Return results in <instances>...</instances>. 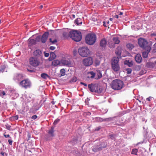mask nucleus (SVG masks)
Wrapping results in <instances>:
<instances>
[{
  "instance_id": "obj_1",
  "label": "nucleus",
  "mask_w": 156,
  "mask_h": 156,
  "mask_svg": "<svg viewBox=\"0 0 156 156\" xmlns=\"http://www.w3.org/2000/svg\"><path fill=\"white\" fill-rule=\"evenodd\" d=\"M69 36L73 40L76 42L80 41L82 38L81 33L80 31L74 30L69 32Z\"/></svg>"
},
{
  "instance_id": "obj_2",
  "label": "nucleus",
  "mask_w": 156,
  "mask_h": 156,
  "mask_svg": "<svg viewBox=\"0 0 156 156\" xmlns=\"http://www.w3.org/2000/svg\"><path fill=\"white\" fill-rule=\"evenodd\" d=\"M111 86L114 90H120L123 87V83L119 80L115 79L112 81L111 83Z\"/></svg>"
},
{
  "instance_id": "obj_3",
  "label": "nucleus",
  "mask_w": 156,
  "mask_h": 156,
  "mask_svg": "<svg viewBox=\"0 0 156 156\" xmlns=\"http://www.w3.org/2000/svg\"><path fill=\"white\" fill-rule=\"evenodd\" d=\"M97 37L94 33H89L87 34L85 37L86 43L90 45L94 44L96 41Z\"/></svg>"
},
{
  "instance_id": "obj_4",
  "label": "nucleus",
  "mask_w": 156,
  "mask_h": 156,
  "mask_svg": "<svg viewBox=\"0 0 156 156\" xmlns=\"http://www.w3.org/2000/svg\"><path fill=\"white\" fill-rule=\"evenodd\" d=\"M88 87L91 92H94L98 93H101L103 90L102 86H100L97 84L91 83L88 85Z\"/></svg>"
},
{
  "instance_id": "obj_5",
  "label": "nucleus",
  "mask_w": 156,
  "mask_h": 156,
  "mask_svg": "<svg viewBox=\"0 0 156 156\" xmlns=\"http://www.w3.org/2000/svg\"><path fill=\"white\" fill-rule=\"evenodd\" d=\"M119 57H114L111 61L112 67L115 72H117L120 69V66L119 64Z\"/></svg>"
},
{
  "instance_id": "obj_6",
  "label": "nucleus",
  "mask_w": 156,
  "mask_h": 156,
  "mask_svg": "<svg viewBox=\"0 0 156 156\" xmlns=\"http://www.w3.org/2000/svg\"><path fill=\"white\" fill-rule=\"evenodd\" d=\"M138 43L139 46L142 48L147 49V51L150 52L151 48L148 45V43L145 39L140 38L138 39Z\"/></svg>"
},
{
  "instance_id": "obj_7",
  "label": "nucleus",
  "mask_w": 156,
  "mask_h": 156,
  "mask_svg": "<svg viewBox=\"0 0 156 156\" xmlns=\"http://www.w3.org/2000/svg\"><path fill=\"white\" fill-rule=\"evenodd\" d=\"M78 52L81 56L86 57L90 54V51L87 47H83L79 48Z\"/></svg>"
},
{
  "instance_id": "obj_8",
  "label": "nucleus",
  "mask_w": 156,
  "mask_h": 156,
  "mask_svg": "<svg viewBox=\"0 0 156 156\" xmlns=\"http://www.w3.org/2000/svg\"><path fill=\"white\" fill-rule=\"evenodd\" d=\"M20 85L26 89L30 87L31 83L29 79H26L21 81L20 83Z\"/></svg>"
},
{
  "instance_id": "obj_9",
  "label": "nucleus",
  "mask_w": 156,
  "mask_h": 156,
  "mask_svg": "<svg viewBox=\"0 0 156 156\" xmlns=\"http://www.w3.org/2000/svg\"><path fill=\"white\" fill-rule=\"evenodd\" d=\"M29 62L30 65L34 67L39 66L40 63L38 58L34 57L30 58Z\"/></svg>"
},
{
  "instance_id": "obj_10",
  "label": "nucleus",
  "mask_w": 156,
  "mask_h": 156,
  "mask_svg": "<svg viewBox=\"0 0 156 156\" xmlns=\"http://www.w3.org/2000/svg\"><path fill=\"white\" fill-rule=\"evenodd\" d=\"M89 74L90 75V77L91 78H94L96 75L97 77H96L95 78V79H99L102 76V74L101 71L99 70H97L95 73L93 71L90 72L89 73Z\"/></svg>"
},
{
  "instance_id": "obj_11",
  "label": "nucleus",
  "mask_w": 156,
  "mask_h": 156,
  "mask_svg": "<svg viewBox=\"0 0 156 156\" xmlns=\"http://www.w3.org/2000/svg\"><path fill=\"white\" fill-rule=\"evenodd\" d=\"M83 63L86 66H89L92 64L93 63L92 58L90 57L84 59L83 61Z\"/></svg>"
},
{
  "instance_id": "obj_12",
  "label": "nucleus",
  "mask_w": 156,
  "mask_h": 156,
  "mask_svg": "<svg viewBox=\"0 0 156 156\" xmlns=\"http://www.w3.org/2000/svg\"><path fill=\"white\" fill-rule=\"evenodd\" d=\"M40 39L39 37H37L36 40L33 39H31L30 38H29L28 40V45L29 47H31L32 46L36 44V40H37L38 39Z\"/></svg>"
},
{
  "instance_id": "obj_13",
  "label": "nucleus",
  "mask_w": 156,
  "mask_h": 156,
  "mask_svg": "<svg viewBox=\"0 0 156 156\" xmlns=\"http://www.w3.org/2000/svg\"><path fill=\"white\" fill-rule=\"evenodd\" d=\"M107 43L106 40L105 38H103L100 41V46L102 48H105L106 46Z\"/></svg>"
},
{
  "instance_id": "obj_14",
  "label": "nucleus",
  "mask_w": 156,
  "mask_h": 156,
  "mask_svg": "<svg viewBox=\"0 0 156 156\" xmlns=\"http://www.w3.org/2000/svg\"><path fill=\"white\" fill-rule=\"evenodd\" d=\"M48 32H45L43 34L41 38L42 43H44L46 42L48 37Z\"/></svg>"
},
{
  "instance_id": "obj_15",
  "label": "nucleus",
  "mask_w": 156,
  "mask_h": 156,
  "mask_svg": "<svg viewBox=\"0 0 156 156\" xmlns=\"http://www.w3.org/2000/svg\"><path fill=\"white\" fill-rule=\"evenodd\" d=\"M41 51L39 49H37L34 52V56H35V57L37 58L41 56Z\"/></svg>"
},
{
  "instance_id": "obj_16",
  "label": "nucleus",
  "mask_w": 156,
  "mask_h": 156,
  "mask_svg": "<svg viewBox=\"0 0 156 156\" xmlns=\"http://www.w3.org/2000/svg\"><path fill=\"white\" fill-rule=\"evenodd\" d=\"M112 119V118H106L105 119H103L102 118L99 117L95 118V120L96 121L100 122H102L103 121H111Z\"/></svg>"
},
{
  "instance_id": "obj_17",
  "label": "nucleus",
  "mask_w": 156,
  "mask_h": 156,
  "mask_svg": "<svg viewBox=\"0 0 156 156\" xmlns=\"http://www.w3.org/2000/svg\"><path fill=\"white\" fill-rule=\"evenodd\" d=\"M105 146L101 147L98 146H94L93 148V151L94 152H97L101 151L103 148H105Z\"/></svg>"
},
{
  "instance_id": "obj_18",
  "label": "nucleus",
  "mask_w": 156,
  "mask_h": 156,
  "mask_svg": "<svg viewBox=\"0 0 156 156\" xmlns=\"http://www.w3.org/2000/svg\"><path fill=\"white\" fill-rule=\"evenodd\" d=\"M122 51V48L120 46H119L115 50V53L118 56H120Z\"/></svg>"
},
{
  "instance_id": "obj_19",
  "label": "nucleus",
  "mask_w": 156,
  "mask_h": 156,
  "mask_svg": "<svg viewBox=\"0 0 156 156\" xmlns=\"http://www.w3.org/2000/svg\"><path fill=\"white\" fill-rule=\"evenodd\" d=\"M135 59L136 62L138 63L141 62L142 60V57L139 54H137L136 55Z\"/></svg>"
},
{
  "instance_id": "obj_20",
  "label": "nucleus",
  "mask_w": 156,
  "mask_h": 156,
  "mask_svg": "<svg viewBox=\"0 0 156 156\" xmlns=\"http://www.w3.org/2000/svg\"><path fill=\"white\" fill-rule=\"evenodd\" d=\"M61 63L64 65L68 66H69L71 65L70 62H69L65 59H62L61 61Z\"/></svg>"
},
{
  "instance_id": "obj_21",
  "label": "nucleus",
  "mask_w": 156,
  "mask_h": 156,
  "mask_svg": "<svg viewBox=\"0 0 156 156\" xmlns=\"http://www.w3.org/2000/svg\"><path fill=\"white\" fill-rule=\"evenodd\" d=\"M61 64V61L58 60H53L52 62V65L55 66L58 65H60Z\"/></svg>"
},
{
  "instance_id": "obj_22",
  "label": "nucleus",
  "mask_w": 156,
  "mask_h": 156,
  "mask_svg": "<svg viewBox=\"0 0 156 156\" xmlns=\"http://www.w3.org/2000/svg\"><path fill=\"white\" fill-rule=\"evenodd\" d=\"M56 57L54 53L51 52L50 53V56L48 58V60L50 61H52Z\"/></svg>"
},
{
  "instance_id": "obj_23",
  "label": "nucleus",
  "mask_w": 156,
  "mask_h": 156,
  "mask_svg": "<svg viewBox=\"0 0 156 156\" xmlns=\"http://www.w3.org/2000/svg\"><path fill=\"white\" fill-rule=\"evenodd\" d=\"M75 23L77 25H80L82 23V20L78 18L75 20Z\"/></svg>"
},
{
  "instance_id": "obj_24",
  "label": "nucleus",
  "mask_w": 156,
  "mask_h": 156,
  "mask_svg": "<svg viewBox=\"0 0 156 156\" xmlns=\"http://www.w3.org/2000/svg\"><path fill=\"white\" fill-rule=\"evenodd\" d=\"M9 91L12 94L11 95L12 96H13L14 94H15L14 99L15 98H16L18 96V93H16V92L15 90H10Z\"/></svg>"
},
{
  "instance_id": "obj_25",
  "label": "nucleus",
  "mask_w": 156,
  "mask_h": 156,
  "mask_svg": "<svg viewBox=\"0 0 156 156\" xmlns=\"http://www.w3.org/2000/svg\"><path fill=\"white\" fill-rule=\"evenodd\" d=\"M54 128L52 127L51 129L48 131V134L49 135L50 137H53L54 136Z\"/></svg>"
},
{
  "instance_id": "obj_26",
  "label": "nucleus",
  "mask_w": 156,
  "mask_h": 156,
  "mask_svg": "<svg viewBox=\"0 0 156 156\" xmlns=\"http://www.w3.org/2000/svg\"><path fill=\"white\" fill-rule=\"evenodd\" d=\"M96 55L98 58L99 59H101L103 56L102 54L99 51L97 52L96 54Z\"/></svg>"
},
{
  "instance_id": "obj_27",
  "label": "nucleus",
  "mask_w": 156,
  "mask_h": 156,
  "mask_svg": "<svg viewBox=\"0 0 156 156\" xmlns=\"http://www.w3.org/2000/svg\"><path fill=\"white\" fill-rule=\"evenodd\" d=\"M125 64L127 65L129 67H132L133 65V62L132 61H126L125 62Z\"/></svg>"
},
{
  "instance_id": "obj_28",
  "label": "nucleus",
  "mask_w": 156,
  "mask_h": 156,
  "mask_svg": "<svg viewBox=\"0 0 156 156\" xmlns=\"http://www.w3.org/2000/svg\"><path fill=\"white\" fill-rule=\"evenodd\" d=\"M41 77L44 79H46L49 77V76L45 73H43L41 74Z\"/></svg>"
},
{
  "instance_id": "obj_29",
  "label": "nucleus",
  "mask_w": 156,
  "mask_h": 156,
  "mask_svg": "<svg viewBox=\"0 0 156 156\" xmlns=\"http://www.w3.org/2000/svg\"><path fill=\"white\" fill-rule=\"evenodd\" d=\"M69 32H68V31H66L64 32L63 33V35L64 37L65 38H67L69 37Z\"/></svg>"
},
{
  "instance_id": "obj_30",
  "label": "nucleus",
  "mask_w": 156,
  "mask_h": 156,
  "mask_svg": "<svg viewBox=\"0 0 156 156\" xmlns=\"http://www.w3.org/2000/svg\"><path fill=\"white\" fill-rule=\"evenodd\" d=\"M126 47L129 50H131L134 47L133 45L131 44H127Z\"/></svg>"
},
{
  "instance_id": "obj_31",
  "label": "nucleus",
  "mask_w": 156,
  "mask_h": 156,
  "mask_svg": "<svg viewBox=\"0 0 156 156\" xmlns=\"http://www.w3.org/2000/svg\"><path fill=\"white\" fill-rule=\"evenodd\" d=\"M148 51H147V52L144 51L142 52V55L143 58H147L148 56V53L149 52Z\"/></svg>"
},
{
  "instance_id": "obj_32",
  "label": "nucleus",
  "mask_w": 156,
  "mask_h": 156,
  "mask_svg": "<svg viewBox=\"0 0 156 156\" xmlns=\"http://www.w3.org/2000/svg\"><path fill=\"white\" fill-rule=\"evenodd\" d=\"M23 76L22 74H19L16 76V79L18 81H20L23 79Z\"/></svg>"
},
{
  "instance_id": "obj_33",
  "label": "nucleus",
  "mask_w": 156,
  "mask_h": 156,
  "mask_svg": "<svg viewBox=\"0 0 156 156\" xmlns=\"http://www.w3.org/2000/svg\"><path fill=\"white\" fill-rule=\"evenodd\" d=\"M113 41L115 44H118L120 42L119 40L116 37L113 38Z\"/></svg>"
},
{
  "instance_id": "obj_34",
  "label": "nucleus",
  "mask_w": 156,
  "mask_h": 156,
  "mask_svg": "<svg viewBox=\"0 0 156 156\" xmlns=\"http://www.w3.org/2000/svg\"><path fill=\"white\" fill-rule=\"evenodd\" d=\"M61 76H64L65 74V70L64 69H62L60 70Z\"/></svg>"
},
{
  "instance_id": "obj_35",
  "label": "nucleus",
  "mask_w": 156,
  "mask_h": 156,
  "mask_svg": "<svg viewBox=\"0 0 156 156\" xmlns=\"http://www.w3.org/2000/svg\"><path fill=\"white\" fill-rule=\"evenodd\" d=\"M7 94L5 92L2 90H0V96L2 97L3 96Z\"/></svg>"
},
{
  "instance_id": "obj_36",
  "label": "nucleus",
  "mask_w": 156,
  "mask_h": 156,
  "mask_svg": "<svg viewBox=\"0 0 156 156\" xmlns=\"http://www.w3.org/2000/svg\"><path fill=\"white\" fill-rule=\"evenodd\" d=\"M138 151V150L136 149H133L132 150L131 153L132 154H136Z\"/></svg>"
},
{
  "instance_id": "obj_37",
  "label": "nucleus",
  "mask_w": 156,
  "mask_h": 156,
  "mask_svg": "<svg viewBox=\"0 0 156 156\" xmlns=\"http://www.w3.org/2000/svg\"><path fill=\"white\" fill-rule=\"evenodd\" d=\"M126 70L127 71L126 73L128 74H129L131 73L132 71V69L130 68L126 69Z\"/></svg>"
},
{
  "instance_id": "obj_38",
  "label": "nucleus",
  "mask_w": 156,
  "mask_h": 156,
  "mask_svg": "<svg viewBox=\"0 0 156 156\" xmlns=\"http://www.w3.org/2000/svg\"><path fill=\"white\" fill-rule=\"evenodd\" d=\"M50 42H51L52 44H54L55 43L57 42V40L56 39H55L53 41H52V39L51 38L49 39Z\"/></svg>"
},
{
  "instance_id": "obj_39",
  "label": "nucleus",
  "mask_w": 156,
  "mask_h": 156,
  "mask_svg": "<svg viewBox=\"0 0 156 156\" xmlns=\"http://www.w3.org/2000/svg\"><path fill=\"white\" fill-rule=\"evenodd\" d=\"M77 80V78L75 77H74L70 81V82H76Z\"/></svg>"
},
{
  "instance_id": "obj_40",
  "label": "nucleus",
  "mask_w": 156,
  "mask_h": 156,
  "mask_svg": "<svg viewBox=\"0 0 156 156\" xmlns=\"http://www.w3.org/2000/svg\"><path fill=\"white\" fill-rule=\"evenodd\" d=\"M109 137L112 140H113L115 138V136L113 134H111L109 135Z\"/></svg>"
},
{
  "instance_id": "obj_41",
  "label": "nucleus",
  "mask_w": 156,
  "mask_h": 156,
  "mask_svg": "<svg viewBox=\"0 0 156 156\" xmlns=\"http://www.w3.org/2000/svg\"><path fill=\"white\" fill-rule=\"evenodd\" d=\"M60 120V119H57L55 121L54 124V125H56L59 122Z\"/></svg>"
},
{
  "instance_id": "obj_42",
  "label": "nucleus",
  "mask_w": 156,
  "mask_h": 156,
  "mask_svg": "<svg viewBox=\"0 0 156 156\" xmlns=\"http://www.w3.org/2000/svg\"><path fill=\"white\" fill-rule=\"evenodd\" d=\"M5 126H6V128L8 129V130H10L11 129V126H9V125L8 124H6L5 125Z\"/></svg>"
},
{
  "instance_id": "obj_43",
  "label": "nucleus",
  "mask_w": 156,
  "mask_h": 156,
  "mask_svg": "<svg viewBox=\"0 0 156 156\" xmlns=\"http://www.w3.org/2000/svg\"><path fill=\"white\" fill-rule=\"evenodd\" d=\"M153 51L154 52H156V43L153 45Z\"/></svg>"
},
{
  "instance_id": "obj_44",
  "label": "nucleus",
  "mask_w": 156,
  "mask_h": 156,
  "mask_svg": "<svg viewBox=\"0 0 156 156\" xmlns=\"http://www.w3.org/2000/svg\"><path fill=\"white\" fill-rule=\"evenodd\" d=\"M13 118L14 120H17L18 119V116L17 115H16L15 116L13 117Z\"/></svg>"
},
{
  "instance_id": "obj_45",
  "label": "nucleus",
  "mask_w": 156,
  "mask_h": 156,
  "mask_svg": "<svg viewBox=\"0 0 156 156\" xmlns=\"http://www.w3.org/2000/svg\"><path fill=\"white\" fill-rule=\"evenodd\" d=\"M8 142L9 143V144L10 145H12V140H11V139H9L8 140Z\"/></svg>"
},
{
  "instance_id": "obj_46",
  "label": "nucleus",
  "mask_w": 156,
  "mask_h": 156,
  "mask_svg": "<svg viewBox=\"0 0 156 156\" xmlns=\"http://www.w3.org/2000/svg\"><path fill=\"white\" fill-rule=\"evenodd\" d=\"M37 118V116L36 115H34L33 116H32L31 118L33 119H36Z\"/></svg>"
},
{
  "instance_id": "obj_47",
  "label": "nucleus",
  "mask_w": 156,
  "mask_h": 156,
  "mask_svg": "<svg viewBox=\"0 0 156 156\" xmlns=\"http://www.w3.org/2000/svg\"><path fill=\"white\" fill-rule=\"evenodd\" d=\"M74 55H76L77 53V51L76 49H74L73 51Z\"/></svg>"
},
{
  "instance_id": "obj_48",
  "label": "nucleus",
  "mask_w": 156,
  "mask_h": 156,
  "mask_svg": "<svg viewBox=\"0 0 156 156\" xmlns=\"http://www.w3.org/2000/svg\"><path fill=\"white\" fill-rule=\"evenodd\" d=\"M146 73V72H145V71H143V70H142L141 71L140 73V75H142L143 74H144V73Z\"/></svg>"
},
{
  "instance_id": "obj_49",
  "label": "nucleus",
  "mask_w": 156,
  "mask_h": 156,
  "mask_svg": "<svg viewBox=\"0 0 156 156\" xmlns=\"http://www.w3.org/2000/svg\"><path fill=\"white\" fill-rule=\"evenodd\" d=\"M4 136L6 138H11V137H10V135H9V134H7V135H5V134H4Z\"/></svg>"
},
{
  "instance_id": "obj_50",
  "label": "nucleus",
  "mask_w": 156,
  "mask_h": 156,
  "mask_svg": "<svg viewBox=\"0 0 156 156\" xmlns=\"http://www.w3.org/2000/svg\"><path fill=\"white\" fill-rule=\"evenodd\" d=\"M55 47H54V46H50V49L51 50H54L55 49Z\"/></svg>"
},
{
  "instance_id": "obj_51",
  "label": "nucleus",
  "mask_w": 156,
  "mask_h": 156,
  "mask_svg": "<svg viewBox=\"0 0 156 156\" xmlns=\"http://www.w3.org/2000/svg\"><path fill=\"white\" fill-rule=\"evenodd\" d=\"M49 54L48 53H44V56L46 57H48L49 56Z\"/></svg>"
},
{
  "instance_id": "obj_52",
  "label": "nucleus",
  "mask_w": 156,
  "mask_h": 156,
  "mask_svg": "<svg viewBox=\"0 0 156 156\" xmlns=\"http://www.w3.org/2000/svg\"><path fill=\"white\" fill-rule=\"evenodd\" d=\"M151 97H149V98H147V100L148 101H151Z\"/></svg>"
},
{
  "instance_id": "obj_53",
  "label": "nucleus",
  "mask_w": 156,
  "mask_h": 156,
  "mask_svg": "<svg viewBox=\"0 0 156 156\" xmlns=\"http://www.w3.org/2000/svg\"><path fill=\"white\" fill-rule=\"evenodd\" d=\"M80 83H81V84H82V85H84V86H86V87L87 86V84H86V83H83V82H81Z\"/></svg>"
},
{
  "instance_id": "obj_54",
  "label": "nucleus",
  "mask_w": 156,
  "mask_h": 156,
  "mask_svg": "<svg viewBox=\"0 0 156 156\" xmlns=\"http://www.w3.org/2000/svg\"><path fill=\"white\" fill-rule=\"evenodd\" d=\"M1 154H2L3 156H5V154L6 155V154H5V152H1L0 153Z\"/></svg>"
},
{
  "instance_id": "obj_55",
  "label": "nucleus",
  "mask_w": 156,
  "mask_h": 156,
  "mask_svg": "<svg viewBox=\"0 0 156 156\" xmlns=\"http://www.w3.org/2000/svg\"><path fill=\"white\" fill-rule=\"evenodd\" d=\"M151 36H156V33H153L151 34Z\"/></svg>"
},
{
  "instance_id": "obj_56",
  "label": "nucleus",
  "mask_w": 156,
  "mask_h": 156,
  "mask_svg": "<svg viewBox=\"0 0 156 156\" xmlns=\"http://www.w3.org/2000/svg\"><path fill=\"white\" fill-rule=\"evenodd\" d=\"M5 69V67H4L3 68H0V72H3L4 70Z\"/></svg>"
},
{
  "instance_id": "obj_57",
  "label": "nucleus",
  "mask_w": 156,
  "mask_h": 156,
  "mask_svg": "<svg viewBox=\"0 0 156 156\" xmlns=\"http://www.w3.org/2000/svg\"><path fill=\"white\" fill-rule=\"evenodd\" d=\"M45 138L47 140H49V139H50V138H49L47 135H46V137H45Z\"/></svg>"
},
{
  "instance_id": "obj_58",
  "label": "nucleus",
  "mask_w": 156,
  "mask_h": 156,
  "mask_svg": "<svg viewBox=\"0 0 156 156\" xmlns=\"http://www.w3.org/2000/svg\"><path fill=\"white\" fill-rule=\"evenodd\" d=\"M100 129V127H98V128H96V129H95V130H97V131H98Z\"/></svg>"
},
{
  "instance_id": "obj_59",
  "label": "nucleus",
  "mask_w": 156,
  "mask_h": 156,
  "mask_svg": "<svg viewBox=\"0 0 156 156\" xmlns=\"http://www.w3.org/2000/svg\"><path fill=\"white\" fill-rule=\"evenodd\" d=\"M114 17L115 18H118L119 16H118V15H116L115 16H114Z\"/></svg>"
},
{
  "instance_id": "obj_60",
  "label": "nucleus",
  "mask_w": 156,
  "mask_h": 156,
  "mask_svg": "<svg viewBox=\"0 0 156 156\" xmlns=\"http://www.w3.org/2000/svg\"><path fill=\"white\" fill-rule=\"evenodd\" d=\"M123 13L122 12H120L119 14V15H122L123 14Z\"/></svg>"
},
{
  "instance_id": "obj_61",
  "label": "nucleus",
  "mask_w": 156,
  "mask_h": 156,
  "mask_svg": "<svg viewBox=\"0 0 156 156\" xmlns=\"http://www.w3.org/2000/svg\"><path fill=\"white\" fill-rule=\"evenodd\" d=\"M103 25L104 26L106 27V26L105 25V21L103 22Z\"/></svg>"
},
{
  "instance_id": "obj_62",
  "label": "nucleus",
  "mask_w": 156,
  "mask_h": 156,
  "mask_svg": "<svg viewBox=\"0 0 156 156\" xmlns=\"http://www.w3.org/2000/svg\"><path fill=\"white\" fill-rule=\"evenodd\" d=\"M43 7V5H41L40 6V7H39V8L40 9H42Z\"/></svg>"
},
{
  "instance_id": "obj_63",
  "label": "nucleus",
  "mask_w": 156,
  "mask_h": 156,
  "mask_svg": "<svg viewBox=\"0 0 156 156\" xmlns=\"http://www.w3.org/2000/svg\"><path fill=\"white\" fill-rule=\"evenodd\" d=\"M100 63V61H98L97 63H96V64L97 65H99Z\"/></svg>"
},
{
  "instance_id": "obj_64",
  "label": "nucleus",
  "mask_w": 156,
  "mask_h": 156,
  "mask_svg": "<svg viewBox=\"0 0 156 156\" xmlns=\"http://www.w3.org/2000/svg\"><path fill=\"white\" fill-rule=\"evenodd\" d=\"M28 137H29L28 140H29L30 139V135H28Z\"/></svg>"
}]
</instances>
